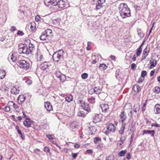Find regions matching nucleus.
<instances>
[{
  "label": "nucleus",
  "instance_id": "nucleus-1",
  "mask_svg": "<svg viewBox=\"0 0 160 160\" xmlns=\"http://www.w3.org/2000/svg\"><path fill=\"white\" fill-rule=\"evenodd\" d=\"M120 16L123 19L131 16L130 10L125 3H121L118 6Z\"/></svg>",
  "mask_w": 160,
  "mask_h": 160
},
{
  "label": "nucleus",
  "instance_id": "nucleus-2",
  "mask_svg": "<svg viewBox=\"0 0 160 160\" xmlns=\"http://www.w3.org/2000/svg\"><path fill=\"white\" fill-rule=\"evenodd\" d=\"M18 52L20 54H24L26 55L30 54V51L29 50L28 46L26 43H20L18 45Z\"/></svg>",
  "mask_w": 160,
  "mask_h": 160
},
{
  "label": "nucleus",
  "instance_id": "nucleus-3",
  "mask_svg": "<svg viewBox=\"0 0 160 160\" xmlns=\"http://www.w3.org/2000/svg\"><path fill=\"white\" fill-rule=\"evenodd\" d=\"M17 64L20 68L24 70L28 69L30 67L29 62L25 60H20L17 62Z\"/></svg>",
  "mask_w": 160,
  "mask_h": 160
},
{
  "label": "nucleus",
  "instance_id": "nucleus-4",
  "mask_svg": "<svg viewBox=\"0 0 160 160\" xmlns=\"http://www.w3.org/2000/svg\"><path fill=\"white\" fill-rule=\"evenodd\" d=\"M64 53V52L61 50H59L55 52L52 56L53 60L56 62H58L61 58L63 57Z\"/></svg>",
  "mask_w": 160,
  "mask_h": 160
},
{
  "label": "nucleus",
  "instance_id": "nucleus-5",
  "mask_svg": "<svg viewBox=\"0 0 160 160\" xmlns=\"http://www.w3.org/2000/svg\"><path fill=\"white\" fill-rule=\"evenodd\" d=\"M52 6H58L60 8H64L65 6V2L63 0H55L52 2Z\"/></svg>",
  "mask_w": 160,
  "mask_h": 160
},
{
  "label": "nucleus",
  "instance_id": "nucleus-6",
  "mask_svg": "<svg viewBox=\"0 0 160 160\" xmlns=\"http://www.w3.org/2000/svg\"><path fill=\"white\" fill-rule=\"evenodd\" d=\"M27 99L25 94L20 95L17 99L18 103L19 104H22Z\"/></svg>",
  "mask_w": 160,
  "mask_h": 160
},
{
  "label": "nucleus",
  "instance_id": "nucleus-7",
  "mask_svg": "<svg viewBox=\"0 0 160 160\" xmlns=\"http://www.w3.org/2000/svg\"><path fill=\"white\" fill-rule=\"evenodd\" d=\"M105 2V0H98L96 3V9L99 10L102 7V4Z\"/></svg>",
  "mask_w": 160,
  "mask_h": 160
},
{
  "label": "nucleus",
  "instance_id": "nucleus-8",
  "mask_svg": "<svg viewBox=\"0 0 160 160\" xmlns=\"http://www.w3.org/2000/svg\"><path fill=\"white\" fill-rule=\"evenodd\" d=\"M44 32H45L46 36L48 38V39L50 40L53 37L52 30L51 29H48Z\"/></svg>",
  "mask_w": 160,
  "mask_h": 160
},
{
  "label": "nucleus",
  "instance_id": "nucleus-9",
  "mask_svg": "<svg viewBox=\"0 0 160 160\" xmlns=\"http://www.w3.org/2000/svg\"><path fill=\"white\" fill-rule=\"evenodd\" d=\"M44 107L48 111L50 112L52 110V106L51 103L48 102H44Z\"/></svg>",
  "mask_w": 160,
  "mask_h": 160
},
{
  "label": "nucleus",
  "instance_id": "nucleus-10",
  "mask_svg": "<svg viewBox=\"0 0 160 160\" xmlns=\"http://www.w3.org/2000/svg\"><path fill=\"white\" fill-rule=\"evenodd\" d=\"M40 39L41 40L44 41V42H48L50 40L46 36V34L44 32L42 33L41 35L40 36Z\"/></svg>",
  "mask_w": 160,
  "mask_h": 160
},
{
  "label": "nucleus",
  "instance_id": "nucleus-11",
  "mask_svg": "<svg viewBox=\"0 0 160 160\" xmlns=\"http://www.w3.org/2000/svg\"><path fill=\"white\" fill-rule=\"evenodd\" d=\"M19 87L15 86L11 89V92L12 94H17L19 93Z\"/></svg>",
  "mask_w": 160,
  "mask_h": 160
},
{
  "label": "nucleus",
  "instance_id": "nucleus-12",
  "mask_svg": "<svg viewBox=\"0 0 160 160\" xmlns=\"http://www.w3.org/2000/svg\"><path fill=\"white\" fill-rule=\"evenodd\" d=\"M102 117V114H94L93 118V119L96 122H98L101 120Z\"/></svg>",
  "mask_w": 160,
  "mask_h": 160
},
{
  "label": "nucleus",
  "instance_id": "nucleus-13",
  "mask_svg": "<svg viewBox=\"0 0 160 160\" xmlns=\"http://www.w3.org/2000/svg\"><path fill=\"white\" fill-rule=\"evenodd\" d=\"M155 133V132L154 130H144L143 131L142 135H144V134H150L151 136L153 137L154 136Z\"/></svg>",
  "mask_w": 160,
  "mask_h": 160
},
{
  "label": "nucleus",
  "instance_id": "nucleus-14",
  "mask_svg": "<svg viewBox=\"0 0 160 160\" xmlns=\"http://www.w3.org/2000/svg\"><path fill=\"white\" fill-rule=\"evenodd\" d=\"M81 107L83 110L87 111V112H88L90 110L89 104L84 102H83L82 103V104Z\"/></svg>",
  "mask_w": 160,
  "mask_h": 160
},
{
  "label": "nucleus",
  "instance_id": "nucleus-15",
  "mask_svg": "<svg viewBox=\"0 0 160 160\" xmlns=\"http://www.w3.org/2000/svg\"><path fill=\"white\" fill-rule=\"evenodd\" d=\"M100 107L102 112H107L108 109H109L108 105L107 104H102L100 105Z\"/></svg>",
  "mask_w": 160,
  "mask_h": 160
},
{
  "label": "nucleus",
  "instance_id": "nucleus-16",
  "mask_svg": "<svg viewBox=\"0 0 160 160\" xmlns=\"http://www.w3.org/2000/svg\"><path fill=\"white\" fill-rule=\"evenodd\" d=\"M154 111L155 114L160 113V104H156L154 106Z\"/></svg>",
  "mask_w": 160,
  "mask_h": 160
},
{
  "label": "nucleus",
  "instance_id": "nucleus-17",
  "mask_svg": "<svg viewBox=\"0 0 160 160\" xmlns=\"http://www.w3.org/2000/svg\"><path fill=\"white\" fill-rule=\"evenodd\" d=\"M78 126V122L76 121L72 122L70 125V127L72 129H75L77 128Z\"/></svg>",
  "mask_w": 160,
  "mask_h": 160
},
{
  "label": "nucleus",
  "instance_id": "nucleus-18",
  "mask_svg": "<svg viewBox=\"0 0 160 160\" xmlns=\"http://www.w3.org/2000/svg\"><path fill=\"white\" fill-rule=\"evenodd\" d=\"M132 90L134 91L135 92L138 93L140 92L141 88L138 85L136 84L133 86Z\"/></svg>",
  "mask_w": 160,
  "mask_h": 160
},
{
  "label": "nucleus",
  "instance_id": "nucleus-19",
  "mask_svg": "<svg viewBox=\"0 0 160 160\" xmlns=\"http://www.w3.org/2000/svg\"><path fill=\"white\" fill-rule=\"evenodd\" d=\"M107 128L108 130L112 131L113 132H114L116 129V127H115L114 125L112 123L109 124Z\"/></svg>",
  "mask_w": 160,
  "mask_h": 160
},
{
  "label": "nucleus",
  "instance_id": "nucleus-20",
  "mask_svg": "<svg viewBox=\"0 0 160 160\" xmlns=\"http://www.w3.org/2000/svg\"><path fill=\"white\" fill-rule=\"evenodd\" d=\"M127 118L126 114L124 111L122 112L120 115V118L122 123H123L124 121Z\"/></svg>",
  "mask_w": 160,
  "mask_h": 160
},
{
  "label": "nucleus",
  "instance_id": "nucleus-21",
  "mask_svg": "<svg viewBox=\"0 0 160 160\" xmlns=\"http://www.w3.org/2000/svg\"><path fill=\"white\" fill-rule=\"evenodd\" d=\"M49 65L47 62H44L42 63L41 65V68L42 70H44L47 69Z\"/></svg>",
  "mask_w": 160,
  "mask_h": 160
},
{
  "label": "nucleus",
  "instance_id": "nucleus-22",
  "mask_svg": "<svg viewBox=\"0 0 160 160\" xmlns=\"http://www.w3.org/2000/svg\"><path fill=\"white\" fill-rule=\"evenodd\" d=\"M150 62L151 63L150 67V68H152L157 64L156 60L154 59H151L150 61Z\"/></svg>",
  "mask_w": 160,
  "mask_h": 160
},
{
  "label": "nucleus",
  "instance_id": "nucleus-23",
  "mask_svg": "<svg viewBox=\"0 0 160 160\" xmlns=\"http://www.w3.org/2000/svg\"><path fill=\"white\" fill-rule=\"evenodd\" d=\"M125 128V123H122V126L119 131V133L121 135H122L124 133Z\"/></svg>",
  "mask_w": 160,
  "mask_h": 160
},
{
  "label": "nucleus",
  "instance_id": "nucleus-24",
  "mask_svg": "<svg viewBox=\"0 0 160 160\" xmlns=\"http://www.w3.org/2000/svg\"><path fill=\"white\" fill-rule=\"evenodd\" d=\"M27 120H28V121H27L26 120H24L23 122V124L26 127L29 128L31 126V125L29 121H31V120L30 119H28Z\"/></svg>",
  "mask_w": 160,
  "mask_h": 160
},
{
  "label": "nucleus",
  "instance_id": "nucleus-25",
  "mask_svg": "<svg viewBox=\"0 0 160 160\" xmlns=\"http://www.w3.org/2000/svg\"><path fill=\"white\" fill-rule=\"evenodd\" d=\"M55 1V0H45L44 3L46 6H49L50 4L52 5V2Z\"/></svg>",
  "mask_w": 160,
  "mask_h": 160
},
{
  "label": "nucleus",
  "instance_id": "nucleus-26",
  "mask_svg": "<svg viewBox=\"0 0 160 160\" xmlns=\"http://www.w3.org/2000/svg\"><path fill=\"white\" fill-rule=\"evenodd\" d=\"M28 48L29 50H31L30 51V54H31L33 52V51L35 49L34 45L32 43L29 44Z\"/></svg>",
  "mask_w": 160,
  "mask_h": 160
},
{
  "label": "nucleus",
  "instance_id": "nucleus-27",
  "mask_svg": "<svg viewBox=\"0 0 160 160\" xmlns=\"http://www.w3.org/2000/svg\"><path fill=\"white\" fill-rule=\"evenodd\" d=\"M107 66L104 63L100 64L99 67V69L101 71H104L107 69Z\"/></svg>",
  "mask_w": 160,
  "mask_h": 160
},
{
  "label": "nucleus",
  "instance_id": "nucleus-28",
  "mask_svg": "<svg viewBox=\"0 0 160 160\" xmlns=\"http://www.w3.org/2000/svg\"><path fill=\"white\" fill-rule=\"evenodd\" d=\"M121 73L119 72L118 70H116V72L115 77L117 79L119 78H123V76L121 75Z\"/></svg>",
  "mask_w": 160,
  "mask_h": 160
},
{
  "label": "nucleus",
  "instance_id": "nucleus-29",
  "mask_svg": "<svg viewBox=\"0 0 160 160\" xmlns=\"http://www.w3.org/2000/svg\"><path fill=\"white\" fill-rule=\"evenodd\" d=\"M94 93L96 94H99L101 92L102 89L99 87H95L94 89Z\"/></svg>",
  "mask_w": 160,
  "mask_h": 160
},
{
  "label": "nucleus",
  "instance_id": "nucleus-30",
  "mask_svg": "<svg viewBox=\"0 0 160 160\" xmlns=\"http://www.w3.org/2000/svg\"><path fill=\"white\" fill-rule=\"evenodd\" d=\"M90 130V133L92 135L94 134V133L96 132V129L95 126H92L89 128Z\"/></svg>",
  "mask_w": 160,
  "mask_h": 160
},
{
  "label": "nucleus",
  "instance_id": "nucleus-31",
  "mask_svg": "<svg viewBox=\"0 0 160 160\" xmlns=\"http://www.w3.org/2000/svg\"><path fill=\"white\" fill-rule=\"evenodd\" d=\"M73 98L71 94H69L66 97L65 100L68 102H70L72 100Z\"/></svg>",
  "mask_w": 160,
  "mask_h": 160
},
{
  "label": "nucleus",
  "instance_id": "nucleus-32",
  "mask_svg": "<svg viewBox=\"0 0 160 160\" xmlns=\"http://www.w3.org/2000/svg\"><path fill=\"white\" fill-rule=\"evenodd\" d=\"M134 126V124L133 122L130 123L129 125L128 129L130 130V131H133L134 129L133 127Z\"/></svg>",
  "mask_w": 160,
  "mask_h": 160
},
{
  "label": "nucleus",
  "instance_id": "nucleus-33",
  "mask_svg": "<svg viewBox=\"0 0 160 160\" xmlns=\"http://www.w3.org/2000/svg\"><path fill=\"white\" fill-rule=\"evenodd\" d=\"M148 46H147L146 48L144 49L143 52V54L148 56L149 52L150 49L149 48H147Z\"/></svg>",
  "mask_w": 160,
  "mask_h": 160
},
{
  "label": "nucleus",
  "instance_id": "nucleus-34",
  "mask_svg": "<svg viewBox=\"0 0 160 160\" xmlns=\"http://www.w3.org/2000/svg\"><path fill=\"white\" fill-rule=\"evenodd\" d=\"M154 92L159 93L160 92V88L159 87H156L153 89Z\"/></svg>",
  "mask_w": 160,
  "mask_h": 160
},
{
  "label": "nucleus",
  "instance_id": "nucleus-35",
  "mask_svg": "<svg viewBox=\"0 0 160 160\" xmlns=\"http://www.w3.org/2000/svg\"><path fill=\"white\" fill-rule=\"evenodd\" d=\"M101 139L98 137H96L94 138V141L95 143H99L101 142Z\"/></svg>",
  "mask_w": 160,
  "mask_h": 160
},
{
  "label": "nucleus",
  "instance_id": "nucleus-36",
  "mask_svg": "<svg viewBox=\"0 0 160 160\" xmlns=\"http://www.w3.org/2000/svg\"><path fill=\"white\" fill-rule=\"evenodd\" d=\"M127 152V151L126 150H121L118 153V155L120 157L124 156Z\"/></svg>",
  "mask_w": 160,
  "mask_h": 160
},
{
  "label": "nucleus",
  "instance_id": "nucleus-37",
  "mask_svg": "<svg viewBox=\"0 0 160 160\" xmlns=\"http://www.w3.org/2000/svg\"><path fill=\"white\" fill-rule=\"evenodd\" d=\"M6 75V72L4 70L0 71V79H2Z\"/></svg>",
  "mask_w": 160,
  "mask_h": 160
},
{
  "label": "nucleus",
  "instance_id": "nucleus-38",
  "mask_svg": "<svg viewBox=\"0 0 160 160\" xmlns=\"http://www.w3.org/2000/svg\"><path fill=\"white\" fill-rule=\"evenodd\" d=\"M41 126H42V128L44 129H48L49 128L48 125V124L46 123H42L41 124Z\"/></svg>",
  "mask_w": 160,
  "mask_h": 160
},
{
  "label": "nucleus",
  "instance_id": "nucleus-39",
  "mask_svg": "<svg viewBox=\"0 0 160 160\" xmlns=\"http://www.w3.org/2000/svg\"><path fill=\"white\" fill-rule=\"evenodd\" d=\"M43 151L44 152H46L49 153L50 154H51V153L50 152V148L48 147H45L43 149Z\"/></svg>",
  "mask_w": 160,
  "mask_h": 160
},
{
  "label": "nucleus",
  "instance_id": "nucleus-40",
  "mask_svg": "<svg viewBox=\"0 0 160 160\" xmlns=\"http://www.w3.org/2000/svg\"><path fill=\"white\" fill-rule=\"evenodd\" d=\"M142 49H141V48H138L136 51V56L137 57L139 56L142 52Z\"/></svg>",
  "mask_w": 160,
  "mask_h": 160
},
{
  "label": "nucleus",
  "instance_id": "nucleus-41",
  "mask_svg": "<svg viewBox=\"0 0 160 160\" xmlns=\"http://www.w3.org/2000/svg\"><path fill=\"white\" fill-rule=\"evenodd\" d=\"M59 78L61 81L64 82L66 79V76L64 74H61Z\"/></svg>",
  "mask_w": 160,
  "mask_h": 160
},
{
  "label": "nucleus",
  "instance_id": "nucleus-42",
  "mask_svg": "<svg viewBox=\"0 0 160 160\" xmlns=\"http://www.w3.org/2000/svg\"><path fill=\"white\" fill-rule=\"evenodd\" d=\"M14 53L12 52L11 58L13 62H16L17 61V58L15 56H14Z\"/></svg>",
  "mask_w": 160,
  "mask_h": 160
},
{
  "label": "nucleus",
  "instance_id": "nucleus-43",
  "mask_svg": "<svg viewBox=\"0 0 160 160\" xmlns=\"http://www.w3.org/2000/svg\"><path fill=\"white\" fill-rule=\"evenodd\" d=\"M35 20L36 21H41L42 20L43 21V20L42 19V18H41L40 16L39 15H37L36 16H35Z\"/></svg>",
  "mask_w": 160,
  "mask_h": 160
},
{
  "label": "nucleus",
  "instance_id": "nucleus-44",
  "mask_svg": "<svg viewBox=\"0 0 160 160\" xmlns=\"http://www.w3.org/2000/svg\"><path fill=\"white\" fill-rule=\"evenodd\" d=\"M77 115L78 116L83 117L85 116V114L82 111H79L78 112Z\"/></svg>",
  "mask_w": 160,
  "mask_h": 160
},
{
  "label": "nucleus",
  "instance_id": "nucleus-45",
  "mask_svg": "<svg viewBox=\"0 0 160 160\" xmlns=\"http://www.w3.org/2000/svg\"><path fill=\"white\" fill-rule=\"evenodd\" d=\"M55 74L58 78H59L62 74L59 71H57L55 72Z\"/></svg>",
  "mask_w": 160,
  "mask_h": 160
},
{
  "label": "nucleus",
  "instance_id": "nucleus-46",
  "mask_svg": "<svg viewBox=\"0 0 160 160\" xmlns=\"http://www.w3.org/2000/svg\"><path fill=\"white\" fill-rule=\"evenodd\" d=\"M47 137L48 138L49 140L53 139L55 138V137L53 134H50L46 135Z\"/></svg>",
  "mask_w": 160,
  "mask_h": 160
},
{
  "label": "nucleus",
  "instance_id": "nucleus-47",
  "mask_svg": "<svg viewBox=\"0 0 160 160\" xmlns=\"http://www.w3.org/2000/svg\"><path fill=\"white\" fill-rule=\"evenodd\" d=\"M124 140H125V137H121V138H120V142H120V143L118 142V144H119L120 145L122 146V144L124 142Z\"/></svg>",
  "mask_w": 160,
  "mask_h": 160
},
{
  "label": "nucleus",
  "instance_id": "nucleus-48",
  "mask_svg": "<svg viewBox=\"0 0 160 160\" xmlns=\"http://www.w3.org/2000/svg\"><path fill=\"white\" fill-rule=\"evenodd\" d=\"M88 74L86 73H82L81 75V77L83 79H85L88 77Z\"/></svg>",
  "mask_w": 160,
  "mask_h": 160
},
{
  "label": "nucleus",
  "instance_id": "nucleus-49",
  "mask_svg": "<svg viewBox=\"0 0 160 160\" xmlns=\"http://www.w3.org/2000/svg\"><path fill=\"white\" fill-rule=\"evenodd\" d=\"M147 75V72L146 71L143 70L141 72V77L144 78Z\"/></svg>",
  "mask_w": 160,
  "mask_h": 160
},
{
  "label": "nucleus",
  "instance_id": "nucleus-50",
  "mask_svg": "<svg viewBox=\"0 0 160 160\" xmlns=\"http://www.w3.org/2000/svg\"><path fill=\"white\" fill-rule=\"evenodd\" d=\"M144 120L145 121V122L146 124H149L151 123V119L150 118H144Z\"/></svg>",
  "mask_w": 160,
  "mask_h": 160
},
{
  "label": "nucleus",
  "instance_id": "nucleus-51",
  "mask_svg": "<svg viewBox=\"0 0 160 160\" xmlns=\"http://www.w3.org/2000/svg\"><path fill=\"white\" fill-rule=\"evenodd\" d=\"M113 156L111 155L108 157H107L105 160H113Z\"/></svg>",
  "mask_w": 160,
  "mask_h": 160
},
{
  "label": "nucleus",
  "instance_id": "nucleus-52",
  "mask_svg": "<svg viewBox=\"0 0 160 160\" xmlns=\"http://www.w3.org/2000/svg\"><path fill=\"white\" fill-rule=\"evenodd\" d=\"M78 155V153H72V158L74 159H76L77 156Z\"/></svg>",
  "mask_w": 160,
  "mask_h": 160
},
{
  "label": "nucleus",
  "instance_id": "nucleus-53",
  "mask_svg": "<svg viewBox=\"0 0 160 160\" xmlns=\"http://www.w3.org/2000/svg\"><path fill=\"white\" fill-rule=\"evenodd\" d=\"M144 78L140 76V77L139 78L138 80V83H140L142 82L144 80Z\"/></svg>",
  "mask_w": 160,
  "mask_h": 160
},
{
  "label": "nucleus",
  "instance_id": "nucleus-54",
  "mask_svg": "<svg viewBox=\"0 0 160 160\" xmlns=\"http://www.w3.org/2000/svg\"><path fill=\"white\" fill-rule=\"evenodd\" d=\"M25 82L28 85H30L32 83V81L30 79H28L26 80Z\"/></svg>",
  "mask_w": 160,
  "mask_h": 160
},
{
  "label": "nucleus",
  "instance_id": "nucleus-55",
  "mask_svg": "<svg viewBox=\"0 0 160 160\" xmlns=\"http://www.w3.org/2000/svg\"><path fill=\"white\" fill-rule=\"evenodd\" d=\"M10 107L9 106H5L4 110L6 112H8L10 110Z\"/></svg>",
  "mask_w": 160,
  "mask_h": 160
},
{
  "label": "nucleus",
  "instance_id": "nucleus-56",
  "mask_svg": "<svg viewBox=\"0 0 160 160\" xmlns=\"http://www.w3.org/2000/svg\"><path fill=\"white\" fill-rule=\"evenodd\" d=\"M25 43H26L27 45L28 44H29L30 43H31L30 40L28 38L26 39L25 40Z\"/></svg>",
  "mask_w": 160,
  "mask_h": 160
},
{
  "label": "nucleus",
  "instance_id": "nucleus-57",
  "mask_svg": "<svg viewBox=\"0 0 160 160\" xmlns=\"http://www.w3.org/2000/svg\"><path fill=\"white\" fill-rule=\"evenodd\" d=\"M146 102L144 103L143 105V106L142 108V110L143 112H144L146 109Z\"/></svg>",
  "mask_w": 160,
  "mask_h": 160
},
{
  "label": "nucleus",
  "instance_id": "nucleus-58",
  "mask_svg": "<svg viewBox=\"0 0 160 160\" xmlns=\"http://www.w3.org/2000/svg\"><path fill=\"white\" fill-rule=\"evenodd\" d=\"M13 105H14V103L12 101H9L8 103V105L9 107L12 106L13 107Z\"/></svg>",
  "mask_w": 160,
  "mask_h": 160
},
{
  "label": "nucleus",
  "instance_id": "nucleus-59",
  "mask_svg": "<svg viewBox=\"0 0 160 160\" xmlns=\"http://www.w3.org/2000/svg\"><path fill=\"white\" fill-rule=\"evenodd\" d=\"M17 34L18 35L22 36L24 35V33L22 31H18L17 33Z\"/></svg>",
  "mask_w": 160,
  "mask_h": 160
},
{
  "label": "nucleus",
  "instance_id": "nucleus-60",
  "mask_svg": "<svg viewBox=\"0 0 160 160\" xmlns=\"http://www.w3.org/2000/svg\"><path fill=\"white\" fill-rule=\"evenodd\" d=\"M136 67V65L134 63H132L131 65V69L133 70Z\"/></svg>",
  "mask_w": 160,
  "mask_h": 160
},
{
  "label": "nucleus",
  "instance_id": "nucleus-61",
  "mask_svg": "<svg viewBox=\"0 0 160 160\" xmlns=\"http://www.w3.org/2000/svg\"><path fill=\"white\" fill-rule=\"evenodd\" d=\"M139 107L140 106H139V104H137L134 106L133 107V108H134V109H138V110H139Z\"/></svg>",
  "mask_w": 160,
  "mask_h": 160
},
{
  "label": "nucleus",
  "instance_id": "nucleus-62",
  "mask_svg": "<svg viewBox=\"0 0 160 160\" xmlns=\"http://www.w3.org/2000/svg\"><path fill=\"white\" fill-rule=\"evenodd\" d=\"M93 92H94V89H91L88 91V93L91 95L92 94Z\"/></svg>",
  "mask_w": 160,
  "mask_h": 160
},
{
  "label": "nucleus",
  "instance_id": "nucleus-63",
  "mask_svg": "<svg viewBox=\"0 0 160 160\" xmlns=\"http://www.w3.org/2000/svg\"><path fill=\"white\" fill-rule=\"evenodd\" d=\"M151 126L152 127L154 126L156 127H160V125L157 123H156V124L153 123L151 125Z\"/></svg>",
  "mask_w": 160,
  "mask_h": 160
},
{
  "label": "nucleus",
  "instance_id": "nucleus-64",
  "mask_svg": "<svg viewBox=\"0 0 160 160\" xmlns=\"http://www.w3.org/2000/svg\"><path fill=\"white\" fill-rule=\"evenodd\" d=\"M16 30V28L14 26H12L11 28V31L12 32H14Z\"/></svg>",
  "mask_w": 160,
  "mask_h": 160
}]
</instances>
